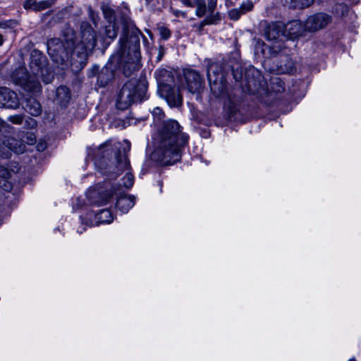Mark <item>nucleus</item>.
Segmentation results:
<instances>
[{"label":"nucleus","instance_id":"nucleus-2","mask_svg":"<svg viewBox=\"0 0 361 361\" xmlns=\"http://www.w3.org/2000/svg\"><path fill=\"white\" fill-rule=\"evenodd\" d=\"M129 12V10L126 8V11L123 12L119 18L123 30L116 51L118 63L123 65V74L126 77L130 76L140 67V37H145L128 15Z\"/></svg>","mask_w":361,"mask_h":361},{"label":"nucleus","instance_id":"nucleus-40","mask_svg":"<svg viewBox=\"0 0 361 361\" xmlns=\"http://www.w3.org/2000/svg\"><path fill=\"white\" fill-rule=\"evenodd\" d=\"M164 54V47L163 46H159V54L157 56L158 61H160L162 59Z\"/></svg>","mask_w":361,"mask_h":361},{"label":"nucleus","instance_id":"nucleus-14","mask_svg":"<svg viewBox=\"0 0 361 361\" xmlns=\"http://www.w3.org/2000/svg\"><path fill=\"white\" fill-rule=\"evenodd\" d=\"M245 79L251 93L257 92L263 81V77L260 71L253 66H249L245 69Z\"/></svg>","mask_w":361,"mask_h":361},{"label":"nucleus","instance_id":"nucleus-37","mask_svg":"<svg viewBox=\"0 0 361 361\" xmlns=\"http://www.w3.org/2000/svg\"><path fill=\"white\" fill-rule=\"evenodd\" d=\"M7 180L8 179L0 180V188L6 191H8L11 188V183Z\"/></svg>","mask_w":361,"mask_h":361},{"label":"nucleus","instance_id":"nucleus-20","mask_svg":"<svg viewBox=\"0 0 361 361\" xmlns=\"http://www.w3.org/2000/svg\"><path fill=\"white\" fill-rule=\"evenodd\" d=\"M54 3L55 0H45L39 2L32 0H25L23 6L25 9L40 11L50 8Z\"/></svg>","mask_w":361,"mask_h":361},{"label":"nucleus","instance_id":"nucleus-3","mask_svg":"<svg viewBox=\"0 0 361 361\" xmlns=\"http://www.w3.org/2000/svg\"><path fill=\"white\" fill-rule=\"evenodd\" d=\"M207 78L213 94L224 100L225 110L230 117L233 116L239 111L241 98L238 94V90L228 88L221 64H210L207 68Z\"/></svg>","mask_w":361,"mask_h":361},{"label":"nucleus","instance_id":"nucleus-46","mask_svg":"<svg viewBox=\"0 0 361 361\" xmlns=\"http://www.w3.org/2000/svg\"><path fill=\"white\" fill-rule=\"evenodd\" d=\"M3 42H4L3 36L1 35H0V46L3 44Z\"/></svg>","mask_w":361,"mask_h":361},{"label":"nucleus","instance_id":"nucleus-48","mask_svg":"<svg viewBox=\"0 0 361 361\" xmlns=\"http://www.w3.org/2000/svg\"><path fill=\"white\" fill-rule=\"evenodd\" d=\"M349 361H356V360H354V359H351V360H350Z\"/></svg>","mask_w":361,"mask_h":361},{"label":"nucleus","instance_id":"nucleus-5","mask_svg":"<svg viewBox=\"0 0 361 361\" xmlns=\"http://www.w3.org/2000/svg\"><path fill=\"white\" fill-rule=\"evenodd\" d=\"M148 82L145 78H132L123 84L116 99L118 109L125 110L131 104L146 100L147 97Z\"/></svg>","mask_w":361,"mask_h":361},{"label":"nucleus","instance_id":"nucleus-18","mask_svg":"<svg viewBox=\"0 0 361 361\" xmlns=\"http://www.w3.org/2000/svg\"><path fill=\"white\" fill-rule=\"evenodd\" d=\"M283 34V27L279 23H271L267 25L264 29V36L269 41L277 39Z\"/></svg>","mask_w":361,"mask_h":361},{"label":"nucleus","instance_id":"nucleus-41","mask_svg":"<svg viewBox=\"0 0 361 361\" xmlns=\"http://www.w3.org/2000/svg\"><path fill=\"white\" fill-rule=\"evenodd\" d=\"M181 2L186 6L192 7L195 0H180Z\"/></svg>","mask_w":361,"mask_h":361},{"label":"nucleus","instance_id":"nucleus-43","mask_svg":"<svg viewBox=\"0 0 361 361\" xmlns=\"http://www.w3.org/2000/svg\"><path fill=\"white\" fill-rule=\"evenodd\" d=\"M27 139L29 140L30 141V144H33V142H35V137H34V135L33 134H30L27 136Z\"/></svg>","mask_w":361,"mask_h":361},{"label":"nucleus","instance_id":"nucleus-21","mask_svg":"<svg viewBox=\"0 0 361 361\" xmlns=\"http://www.w3.org/2000/svg\"><path fill=\"white\" fill-rule=\"evenodd\" d=\"M253 4L251 1L243 2L239 8L231 9L228 11V17L233 20H238L243 14L252 10Z\"/></svg>","mask_w":361,"mask_h":361},{"label":"nucleus","instance_id":"nucleus-32","mask_svg":"<svg viewBox=\"0 0 361 361\" xmlns=\"http://www.w3.org/2000/svg\"><path fill=\"white\" fill-rule=\"evenodd\" d=\"M145 6L153 11H161L163 8L159 0H143Z\"/></svg>","mask_w":361,"mask_h":361},{"label":"nucleus","instance_id":"nucleus-29","mask_svg":"<svg viewBox=\"0 0 361 361\" xmlns=\"http://www.w3.org/2000/svg\"><path fill=\"white\" fill-rule=\"evenodd\" d=\"M102 11L104 15V18L107 21L108 23H116V14L115 11L113 8H111L109 6H102Z\"/></svg>","mask_w":361,"mask_h":361},{"label":"nucleus","instance_id":"nucleus-17","mask_svg":"<svg viewBox=\"0 0 361 361\" xmlns=\"http://www.w3.org/2000/svg\"><path fill=\"white\" fill-rule=\"evenodd\" d=\"M18 106L17 94L7 87H0V107L16 109Z\"/></svg>","mask_w":361,"mask_h":361},{"label":"nucleus","instance_id":"nucleus-1","mask_svg":"<svg viewBox=\"0 0 361 361\" xmlns=\"http://www.w3.org/2000/svg\"><path fill=\"white\" fill-rule=\"evenodd\" d=\"M188 141V135L181 132L179 123L174 120L167 121L154 138L152 159L162 165L173 164L180 160Z\"/></svg>","mask_w":361,"mask_h":361},{"label":"nucleus","instance_id":"nucleus-10","mask_svg":"<svg viewBox=\"0 0 361 361\" xmlns=\"http://www.w3.org/2000/svg\"><path fill=\"white\" fill-rule=\"evenodd\" d=\"M271 49H273V52L276 54L282 53L280 55V60L277 62L276 64L277 73L290 74L294 73L295 71V63L288 56V54L286 52V47L283 44L277 43V44L274 45Z\"/></svg>","mask_w":361,"mask_h":361},{"label":"nucleus","instance_id":"nucleus-44","mask_svg":"<svg viewBox=\"0 0 361 361\" xmlns=\"http://www.w3.org/2000/svg\"><path fill=\"white\" fill-rule=\"evenodd\" d=\"M162 8H164L166 6V0H159Z\"/></svg>","mask_w":361,"mask_h":361},{"label":"nucleus","instance_id":"nucleus-26","mask_svg":"<svg viewBox=\"0 0 361 361\" xmlns=\"http://www.w3.org/2000/svg\"><path fill=\"white\" fill-rule=\"evenodd\" d=\"M270 91L271 94L274 92L276 94L283 93L285 90V83L279 78H273L270 81Z\"/></svg>","mask_w":361,"mask_h":361},{"label":"nucleus","instance_id":"nucleus-8","mask_svg":"<svg viewBox=\"0 0 361 361\" xmlns=\"http://www.w3.org/2000/svg\"><path fill=\"white\" fill-rule=\"evenodd\" d=\"M126 145V147L118 149L115 154L114 161L111 164H106L104 160L100 162L103 173L110 178H116L130 166L127 154L130 149V145L128 141Z\"/></svg>","mask_w":361,"mask_h":361},{"label":"nucleus","instance_id":"nucleus-4","mask_svg":"<svg viewBox=\"0 0 361 361\" xmlns=\"http://www.w3.org/2000/svg\"><path fill=\"white\" fill-rule=\"evenodd\" d=\"M45 57L40 53L35 51L31 55L30 68L33 75H30L25 68H19L13 74L14 82L20 85L24 90L31 93H39L41 92V85L37 75H41L44 82L50 83L54 75L48 73L47 68L44 66Z\"/></svg>","mask_w":361,"mask_h":361},{"label":"nucleus","instance_id":"nucleus-11","mask_svg":"<svg viewBox=\"0 0 361 361\" xmlns=\"http://www.w3.org/2000/svg\"><path fill=\"white\" fill-rule=\"evenodd\" d=\"M331 16L325 13H318L308 17L305 28L310 32H316L324 28L331 22Z\"/></svg>","mask_w":361,"mask_h":361},{"label":"nucleus","instance_id":"nucleus-34","mask_svg":"<svg viewBox=\"0 0 361 361\" xmlns=\"http://www.w3.org/2000/svg\"><path fill=\"white\" fill-rule=\"evenodd\" d=\"M123 185L126 188H130L134 184V176L131 173H127L123 179Z\"/></svg>","mask_w":361,"mask_h":361},{"label":"nucleus","instance_id":"nucleus-24","mask_svg":"<svg viewBox=\"0 0 361 361\" xmlns=\"http://www.w3.org/2000/svg\"><path fill=\"white\" fill-rule=\"evenodd\" d=\"M56 101L62 106H66L71 99V92L66 86H60L56 92Z\"/></svg>","mask_w":361,"mask_h":361},{"label":"nucleus","instance_id":"nucleus-38","mask_svg":"<svg viewBox=\"0 0 361 361\" xmlns=\"http://www.w3.org/2000/svg\"><path fill=\"white\" fill-rule=\"evenodd\" d=\"M170 11L171 13L176 16V17H180L182 16L183 18H186V13L185 12H183L181 11H179L178 9H175L173 7L170 8Z\"/></svg>","mask_w":361,"mask_h":361},{"label":"nucleus","instance_id":"nucleus-9","mask_svg":"<svg viewBox=\"0 0 361 361\" xmlns=\"http://www.w3.org/2000/svg\"><path fill=\"white\" fill-rule=\"evenodd\" d=\"M97 44L96 32L87 22L80 25V39L75 43V49L79 54L88 55L92 51Z\"/></svg>","mask_w":361,"mask_h":361},{"label":"nucleus","instance_id":"nucleus-27","mask_svg":"<svg viewBox=\"0 0 361 361\" xmlns=\"http://www.w3.org/2000/svg\"><path fill=\"white\" fill-rule=\"evenodd\" d=\"M113 219L112 213L108 209H102L95 214V219L99 223L109 224L112 222Z\"/></svg>","mask_w":361,"mask_h":361},{"label":"nucleus","instance_id":"nucleus-36","mask_svg":"<svg viewBox=\"0 0 361 361\" xmlns=\"http://www.w3.org/2000/svg\"><path fill=\"white\" fill-rule=\"evenodd\" d=\"M8 120L15 124H21L23 123V116L22 115L11 116Z\"/></svg>","mask_w":361,"mask_h":361},{"label":"nucleus","instance_id":"nucleus-33","mask_svg":"<svg viewBox=\"0 0 361 361\" xmlns=\"http://www.w3.org/2000/svg\"><path fill=\"white\" fill-rule=\"evenodd\" d=\"M161 38L164 40L169 39L171 36V30L164 26H159L157 28Z\"/></svg>","mask_w":361,"mask_h":361},{"label":"nucleus","instance_id":"nucleus-13","mask_svg":"<svg viewBox=\"0 0 361 361\" xmlns=\"http://www.w3.org/2000/svg\"><path fill=\"white\" fill-rule=\"evenodd\" d=\"M183 73L188 90L191 93L199 92L204 81L200 73L192 69H186Z\"/></svg>","mask_w":361,"mask_h":361},{"label":"nucleus","instance_id":"nucleus-31","mask_svg":"<svg viewBox=\"0 0 361 361\" xmlns=\"http://www.w3.org/2000/svg\"><path fill=\"white\" fill-rule=\"evenodd\" d=\"M314 0H290V6L293 8L303 9L309 7Z\"/></svg>","mask_w":361,"mask_h":361},{"label":"nucleus","instance_id":"nucleus-16","mask_svg":"<svg viewBox=\"0 0 361 361\" xmlns=\"http://www.w3.org/2000/svg\"><path fill=\"white\" fill-rule=\"evenodd\" d=\"M94 73H97V84L104 87L108 85L114 78V71L111 63H108L99 71V66L92 67Z\"/></svg>","mask_w":361,"mask_h":361},{"label":"nucleus","instance_id":"nucleus-35","mask_svg":"<svg viewBox=\"0 0 361 361\" xmlns=\"http://www.w3.org/2000/svg\"><path fill=\"white\" fill-rule=\"evenodd\" d=\"M10 176L9 170L3 166H0V178L2 179H8Z\"/></svg>","mask_w":361,"mask_h":361},{"label":"nucleus","instance_id":"nucleus-30","mask_svg":"<svg viewBox=\"0 0 361 361\" xmlns=\"http://www.w3.org/2000/svg\"><path fill=\"white\" fill-rule=\"evenodd\" d=\"M118 30L116 23H108V25L105 26L106 36L111 40L114 39L117 37Z\"/></svg>","mask_w":361,"mask_h":361},{"label":"nucleus","instance_id":"nucleus-12","mask_svg":"<svg viewBox=\"0 0 361 361\" xmlns=\"http://www.w3.org/2000/svg\"><path fill=\"white\" fill-rule=\"evenodd\" d=\"M217 5V0H208V15L199 23L193 25V27L201 32L204 26L208 25H216L221 21V16L219 12H214Z\"/></svg>","mask_w":361,"mask_h":361},{"label":"nucleus","instance_id":"nucleus-6","mask_svg":"<svg viewBox=\"0 0 361 361\" xmlns=\"http://www.w3.org/2000/svg\"><path fill=\"white\" fill-rule=\"evenodd\" d=\"M63 39L52 38L47 41V52L54 62L63 64L75 49V32L71 27L63 31Z\"/></svg>","mask_w":361,"mask_h":361},{"label":"nucleus","instance_id":"nucleus-28","mask_svg":"<svg viewBox=\"0 0 361 361\" xmlns=\"http://www.w3.org/2000/svg\"><path fill=\"white\" fill-rule=\"evenodd\" d=\"M195 7V15L199 17H203L208 13V4L206 5L204 0H195L192 8Z\"/></svg>","mask_w":361,"mask_h":361},{"label":"nucleus","instance_id":"nucleus-42","mask_svg":"<svg viewBox=\"0 0 361 361\" xmlns=\"http://www.w3.org/2000/svg\"><path fill=\"white\" fill-rule=\"evenodd\" d=\"M153 113L155 114L159 115V114H162V109L159 107H157L154 109Z\"/></svg>","mask_w":361,"mask_h":361},{"label":"nucleus","instance_id":"nucleus-39","mask_svg":"<svg viewBox=\"0 0 361 361\" xmlns=\"http://www.w3.org/2000/svg\"><path fill=\"white\" fill-rule=\"evenodd\" d=\"M88 15H89L90 18L95 23L96 20L99 17H98V15L94 13V11L90 6L88 8Z\"/></svg>","mask_w":361,"mask_h":361},{"label":"nucleus","instance_id":"nucleus-23","mask_svg":"<svg viewBox=\"0 0 361 361\" xmlns=\"http://www.w3.org/2000/svg\"><path fill=\"white\" fill-rule=\"evenodd\" d=\"M23 107L27 113L33 116H37L42 113L41 104L33 97L26 99Z\"/></svg>","mask_w":361,"mask_h":361},{"label":"nucleus","instance_id":"nucleus-7","mask_svg":"<svg viewBox=\"0 0 361 361\" xmlns=\"http://www.w3.org/2000/svg\"><path fill=\"white\" fill-rule=\"evenodd\" d=\"M13 127L0 118V156L9 158L11 152L22 154L26 145L22 140H17L10 135Z\"/></svg>","mask_w":361,"mask_h":361},{"label":"nucleus","instance_id":"nucleus-19","mask_svg":"<svg viewBox=\"0 0 361 361\" xmlns=\"http://www.w3.org/2000/svg\"><path fill=\"white\" fill-rule=\"evenodd\" d=\"M166 91V100L171 106H180L183 103V98L178 90L171 88L169 85L165 86Z\"/></svg>","mask_w":361,"mask_h":361},{"label":"nucleus","instance_id":"nucleus-25","mask_svg":"<svg viewBox=\"0 0 361 361\" xmlns=\"http://www.w3.org/2000/svg\"><path fill=\"white\" fill-rule=\"evenodd\" d=\"M286 29L289 34L293 37H298L302 35L303 32V26L299 20H293L286 25Z\"/></svg>","mask_w":361,"mask_h":361},{"label":"nucleus","instance_id":"nucleus-15","mask_svg":"<svg viewBox=\"0 0 361 361\" xmlns=\"http://www.w3.org/2000/svg\"><path fill=\"white\" fill-rule=\"evenodd\" d=\"M114 189V187L111 186ZM114 190L104 192L98 189L89 190L87 193L88 201L91 204L102 206L107 204V202L113 197Z\"/></svg>","mask_w":361,"mask_h":361},{"label":"nucleus","instance_id":"nucleus-45","mask_svg":"<svg viewBox=\"0 0 361 361\" xmlns=\"http://www.w3.org/2000/svg\"><path fill=\"white\" fill-rule=\"evenodd\" d=\"M44 148L45 147H44L42 145H37V149L39 151L43 150Z\"/></svg>","mask_w":361,"mask_h":361},{"label":"nucleus","instance_id":"nucleus-47","mask_svg":"<svg viewBox=\"0 0 361 361\" xmlns=\"http://www.w3.org/2000/svg\"><path fill=\"white\" fill-rule=\"evenodd\" d=\"M234 78H235V80H238V78H237L236 75H234Z\"/></svg>","mask_w":361,"mask_h":361},{"label":"nucleus","instance_id":"nucleus-22","mask_svg":"<svg viewBox=\"0 0 361 361\" xmlns=\"http://www.w3.org/2000/svg\"><path fill=\"white\" fill-rule=\"evenodd\" d=\"M135 204V197L131 195H121L116 201V207L122 213H127Z\"/></svg>","mask_w":361,"mask_h":361}]
</instances>
